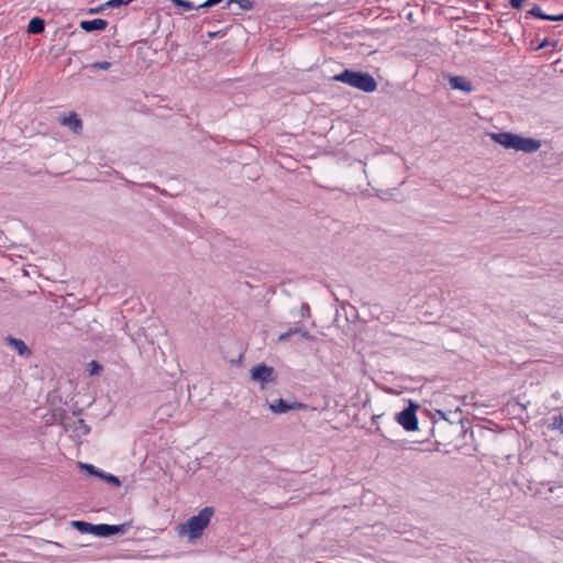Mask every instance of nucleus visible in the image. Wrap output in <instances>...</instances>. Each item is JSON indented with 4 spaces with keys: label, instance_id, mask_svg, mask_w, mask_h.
<instances>
[{
    "label": "nucleus",
    "instance_id": "nucleus-1",
    "mask_svg": "<svg viewBox=\"0 0 563 563\" xmlns=\"http://www.w3.org/2000/svg\"><path fill=\"white\" fill-rule=\"evenodd\" d=\"M213 515L214 509L212 507L202 508L198 515L190 517L185 523L178 527V533L180 536L188 537L190 541L200 538L203 533V530L210 523Z\"/></svg>",
    "mask_w": 563,
    "mask_h": 563
},
{
    "label": "nucleus",
    "instance_id": "nucleus-2",
    "mask_svg": "<svg viewBox=\"0 0 563 563\" xmlns=\"http://www.w3.org/2000/svg\"><path fill=\"white\" fill-rule=\"evenodd\" d=\"M333 80L349 85L364 92H373L377 89L375 78L365 71H355L344 69L342 73L333 76Z\"/></svg>",
    "mask_w": 563,
    "mask_h": 563
},
{
    "label": "nucleus",
    "instance_id": "nucleus-3",
    "mask_svg": "<svg viewBox=\"0 0 563 563\" xmlns=\"http://www.w3.org/2000/svg\"><path fill=\"white\" fill-rule=\"evenodd\" d=\"M251 378L258 382L264 388L267 384L275 382L274 368L266 364H258L251 368Z\"/></svg>",
    "mask_w": 563,
    "mask_h": 563
},
{
    "label": "nucleus",
    "instance_id": "nucleus-4",
    "mask_svg": "<svg viewBox=\"0 0 563 563\" xmlns=\"http://www.w3.org/2000/svg\"><path fill=\"white\" fill-rule=\"evenodd\" d=\"M541 147V142L532 137H525L516 134L514 148L523 153H534Z\"/></svg>",
    "mask_w": 563,
    "mask_h": 563
},
{
    "label": "nucleus",
    "instance_id": "nucleus-5",
    "mask_svg": "<svg viewBox=\"0 0 563 563\" xmlns=\"http://www.w3.org/2000/svg\"><path fill=\"white\" fill-rule=\"evenodd\" d=\"M396 420L407 431H415L418 429L416 411L412 408L404 409L397 415Z\"/></svg>",
    "mask_w": 563,
    "mask_h": 563
},
{
    "label": "nucleus",
    "instance_id": "nucleus-6",
    "mask_svg": "<svg viewBox=\"0 0 563 563\" xmlns=\"http://www.w3.org/2000/svg\"><path fill=\"white\" fill-rule=\"evenodd\" d=\"M268 408L276 415L286 413L290 410H300L306 408V405L298 401L288 402L282 398L269 402Z\"/></svg>",
    "mask_w": 563,
    "mask_h": 563
},
{
    "label": "nucleus",
    "instance_id": "nucleus-7",
    "mask_svg": "<svg viewBox=\"0 0 563 563\" xmlns=\"http://www.w3.org/2000/svg\"><path fill=\"white\" fill-rule=\"evenodd\" d=\"M125 526L118 525L111 526L106 523L93 525V534L101 538H107L115 533H124Z\"/></svg>",
    "mask_w": 563,
    "mask_h": 563
},
{
    "label": "nucleus",
    "instance_id": "nucleus-8",
    "mask_svg": "<svg viewBox=\"0 0 563 563\" xmlns=\"http://www.w3.org/2000/svg\"><path fill=\"white\" fill-rule=\"evenodd\" d=\"M449 84L452 89L464 92H472L474 89L472 82L464 76H450Z\"/></svg>",
    "mask_w": 563,
    "mask_h": 563
},
{
    "label": "nucleus",
    "instance_id": "nucleus-9",
    "mask_svg": "<svg viewBox=\"0 0 563 563\" xmlns=\"http://www.w3.org/2000/svg\"><path fill=\"white\" fill-rule=\"evenodd\" d=\"M516 134L510 132L492 133L490 137L497 144H500L505 148H514Z\"/></svg>",
    "mask_w": 563,
    "mask_h": 563
},
{
    "label": "nucleus",
    "instance_id": "nucleus-10",
    "mask_svg": "<svg viewBox=\"0 0 563 563\" xmlns=\"http://www.w3.org/2000/svg\"><path fill=\"white\" fill-rule=\"evenodd\" d=\"M60 123L68 126L73 132L79 133L82 129V123L77 113L71 112L67 117L60 119Z\"/></svg>",
    "mask_w": 563,
    "mask_h": 563
},
{
    "label": "nucleus",
    "instance_id": "nucleus-11",
    "mask_svg": "<svg viewBox=\"0 0 563 563\" xmlns=\"http://www.w3.org/2000/svg\"><path fill=\"white\" fill-rule=\"evenodd\" d=\"M108 22L103 19L85 20L80 22V27L86 32L102 31Z\"/></svg>",
    "mask_w": 563,
    "mask_h": 563
},
{
    "label": "nucleus",
    "instance_id": "nucleus-12",
    "mask_svg": "<svg viewBox=\"0 0 563 563\" xmlns=\"http://www.w3.org/2000/svg\"><path fill=\"white\" fill-rule=\"evenodd\" d=\"M294 334H299L302 339H305L307 341L314 340V336L311 335L308 331L303 330L300 327H295V328L289 329L287 332L282 333L278 338V341L285 342V341L289 340V338Z\"/></svg>",
    "mask_w": 563,
    "mask_h": 563
},
{
    "label": "nucleus",
    "instance_id": "nucleus-13",
    "mask_svg": "<svg viewBox=\"0 0 563 563\" xmlns=\"http://www.w3.org/2000/svg\"><path fill=\"white\" fill-rule=\"evenodd\" d=\"M527 15L547 21H563V13L556 15L545 14L538 4H534L529 11H527Z\"/></svg>",
    "mask_w": 563,
    "mask_h": 563
},
{
    "label": "nucleus",
    "instance_id": "nucleus-14",
    "mask_svg": "<svg viewBox=\"0 0 563 563\" xmlns=\"http://www.w3.org/2000/svg\"><path fill=\"white\" fill-rule=\"evenodd\" d=\"M7 342L16 351V353L20 355V356H30L31 355V351L30 349L26 346V344L24 343V341L20 340V339H15L13 336H7Z\"/></svg>",
    "mask_w": 563,
    "mask_h": 563
},
{
    "label": "nucleus",
    "instance_id": "nucleus-15",
    "mask_svg": "<svg viewBox=\"0 0 563 563\" xmlns=\"http://www.w3.org/2000/svg\"><path fill=\"white\" fill-rule=\"evenodd\" d=\"M29 33L40 34L44 31V21L40 18H33L27 25Z\"/></svg>",
    "mask_w": 563,
    "mask_h": 563
},
{
    "label": "nucleus",
    "instance_id": "nucleus-16",
    "mask_svg": "<svg viewBox=\"0 0 563 563\" xmlns=\"http://www.w3.org/2000/svg\"><path fill=\"white\" fill-rule=\"evenodd\" d=\"M90 431V428L88 427V424L85 422L84 419H77L75 421V424H74V432L76 434V437H82V435H87Z\"/></svg>",
    "mask_w": 563,
    "mask_h": 563
},
{
    "label": "nucleus",
    "instance_id": "nucleus-17",
    "mask_svg": "<svg viewBox=\"0 0 563 563\" xmlns=\"http://www.w3.org/2000/svg\"><path fill=\"white\" fill-rule=\"evenodd\" d=\"M549 428L551 430H558L561 434H563V413L553 416Z\"/></svg>",
    "mask_w": 563,
    "mask_h": 563
},
{
    "label": "nucleus",
    "instance_id": "nucleus-18",
    "mask_svg": "<svg viewBox=\"0 0 563 563\" xmlns=\"http://www.w3.org/2000/svg\"><path fill=\"white\" fill-rule=\"evenodd\" d=\"M73 526L77 528L81 533H92L93 525L85 521H73Z\"/></svg>",
    "mask_w": 563,
    "mask_h": 563
},
{
    "label": "nucleus",
    "instance_id": "nucleus-19",
    "mask_svg": "<svg viewBox=\"0 0 563 563\" xmlns=\"http://www.w3.org/2000/svg\"><path fill=\"white\" fill-rule=\"evenodd\" d=\"M100 478L103 479L104 482H107L108 484H110L112 486H115V487H119L121 485L120 479L117 476L112 475V474H108V473L102 472L101 475H100Z\"/></svg>",
    "mask_w": 563,
    "mask_h": 563
},
{
    "label": "nucleus",
    "instance_id": "nucleus-20",
    "mask_svg": "<svg viewBox=\"0 0 563 563\" xmlns=\"http://www.w3.org/2000/svg\"><path fill=\"white\" fill-rule=\"evenodd\" d=\"M231 3H236L242 10H251L253 9V1L252 0H229L228 5Z\"/></svg>",
    "mask_w": 563,
    "mask_h": 563
},
{
    "label": "nucleus",
    "instance_id": "nucleus-21",
    "mask_svg": "<svg viewBox=\"0 0 563 563\" xmlns=\"http://www.w3.org/2000/svg\"><path fill=\"white\" fill-rule=\"evenodd\" d=\"M90 69L95 70H108L111 67V63L109 62H96L87 66Z\"/></svg>",
    "mask_w": 563,
    "mask_h": 563
},
{
    "label": "nucleus",
    "instance_id": "nucleus-22",
    "mask_svg": "<svg viewBox=\"0 0 563 563\" xmlns=\"http://www.w3.org/2000/svg\"><path fill=\"white\" fill-rule=\"evenodd\" d=\"M80 467L82 470L87 471L90 475H93V476L100 477V475L102 473V471L98 470L97 467H95L91 464L80 463Z\"/></svg>",
    "mask_w": 563,
    "mask_h": 563
},
{
    "label": "nucleus",
    "instance_id": "nucleus-23",
    "mask_svg": "<svg viewBox=\"0 0 563 563\" xmlns=\"http://www.w3.org/2000/svg\"><path fill=\"white\" fill-rule=\"evenodd\" d=\"M80 467L82 470L87 471L90 475H93V476L100 477V475L102 473V471L98 470L97 467H95L91 464L80 463Z\"/></svg>",
    "mask_w": 563,
    "mask_h": 563
},
{
    "label": "nucleus",
    "instance_id": "nucleus-24",
    "mask_svg": "<svg viewBox=\"0 0 563 563\" xmlns=\"http://www.w3.org/2000/svg\"><path fill=\"white\" fill-rule=\"evenodd\" d=\"M88 366L90 375L98 374L101 371V365L96 361H91Z\"/></svg>",
    "mask_w": 563,
    "mask_h": 563
},
{
    "label": "nucleus",
    "instance_id": "nucleus-25",
    "mask_svg": "<svg viewBox=\"0 0 563 563\" xmlns=\"http://www.w3.org/2000/svg\"><path fill=\"white\" fill-rule=\"evenodd\" d=\"M176 5L184 7L187 10H190L194 8V4L190 1L187 0H172Z\"/></svg>",
    "mask_w": 563,
    "mask_h": 563
},
{
    "label": "nucleus",
    "instance_id": "nucleus-26",
    "mask_svg": "<svg viewBox=\"0 0 563 563\" xmlns=\"http://www.w3.org/2000/svg\"><path fill=\"white\" fill-rule=\"evenodd\" d=\"M222 0H207L205 3L200 4L199 8H210L218 3H220Z\"/></svg>",
    "mask_w": 563,
    "mask_h": 563
},
{
    "label": "nucleus",
    "instance_id": "nucleus-27",
    "mask_svg": "<svg viewBox=\"0 0 563 563\" xmlns=\"http://www.w3.org/2000/svg\"><path fill=\"white\" fill-rule=\"evenodd\" d=\"M525 0H510V5L514 8V9H519L521 8L522 3H523Z\"/></svg>",
    "mask_w": 563,
    "mask_h": 563
},
{
    "label": "nucleus",
    "instance_id": "nucleus-28",
    "mask_svg": "<svg viewBox=\"0 0 563 563\" xmlns=\"http://www.w3.org/2000/svg\"><path fill=\"white\" fill-rule=\"evenodd\" d=\"M545 44H547L545 42L541 43V44H540V47H544V46H545Z\"/></svg>",
    "mask_w": 563,
    "mask_h": 563
}]
</instances>
